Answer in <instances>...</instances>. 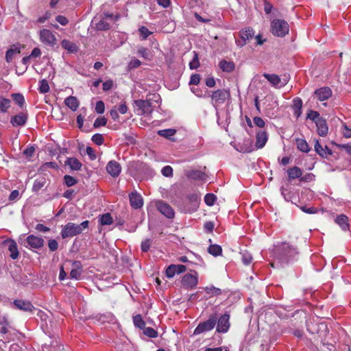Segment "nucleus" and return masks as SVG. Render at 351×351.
Listing matches in <instances>:
<instances>
[{"label": "nucleus", "instance_id": "f257e3e1", "mask_svg": "<svg viewBox=\"0 0 351 351\" xmlns=\"http://www.w3.org/2000/svg\"><path fill=\"white\" fill-rule=\"evenodd\" d=\"M297 254L298 251L295 247H292L289 243H284L277 250L275 258L281 266H283L287 264L289 259Z\"/></svg>", "mask_w": 351, "mask_h": 351}, {"label": "nucleus", "instance_id": "f03ea898", "mask_svg": "<svg viewBox=\"0 0 351 351\" xmlns=\"http://www.w3.org/2000/svg\"><path fill=\"white\" fill-rule=\"evenodd\" d=\"M89 221H84L80 224L69 222L66 223L61 231V236L63 239L72 237L83 232L88 227Z\"/></svg>", "mask_w": 351, "mask_h": 351}, {"label": "nucleus", "instance_id": "7ed1b4c3", "mask_svg": "<svg viewBox=\"0 0 351 351\" xmlns=\"http://www.w3.org/2000/svg\"><path fill=\"white\" fill-rule=\"evenodd\" d=\"M271 30L274 36L284 37L289 33V24L284 20L274 19L271 24Z\"/></svg>", "mask_w": 351, "mask_h": 351}, {"label": "nucleus", "instance_id": "20e7f679", "mask_svg": "<svg viewBox=\"0 0 351 351\" xmlns=\"http://www.w3.org/2000/svg\"><path fill=\"white\" fill-rule=\"evenodd\" d=\"M217 320V315L216 313L211 315L208 319L200 322L194 330V335H199L204 332L210 331L216 325Z\"/></svg>", "mask_w": 351, "mask_h": 351}, {"label": "nucleus", "instance_id": "39448f33", "mask_svg": "<svg viewBox=\"0 0 351 351\" xmlns=\"http://www.w3.org/2000/svg\"><path fill=\"white\" fill-rule=\"evenodd\" d=\"M212 104L217 107L219 104H223L226 100L230 99V92L228 89H218L213 91L211 95Z\"/></svg>", "mask_w": 351, "mask_h": 351}, {"label": "nucleus", "instance_id": "423d86ee", "mask_svg": "<svg viewBox=\"0 0 351 351\" xmlns=\"http://www.w3.org/2000/svg\"><path fill=\"white\" fill-rule=\"evenodd\" d=\"M230 314L228 313H224L219 317H217V332L224 333L229 330L230 326Z\"/></svg>", "mask_w": 351, "mask_h": 351}, {"label": "nucleus", "instance_id": "0eeeda50", "mask_svg": "<svg viewBox=\"0 0 351 351\" xmlns=\"http://www.w3.org/2000/svg\"><path fill=\"white\" fill-rule=\"evenodd\" d=\"M44 243L45 241L43 238L31 234L25 239L23 244L27 247L39 249L43 246Z\"/></svg>", "mask_w": 351, "mask_h": 351}, {"label": "nucleus", "instance_id": "6e6552de", "mask_svg": "<svg viewBox=\"0 0 351 351\" xmlns=\"http://www.w3.org/2000/svg\"><path fill=\"white\" fill-rule=\"evenodd\" d=\"M254 35V32L253 29H252V28L249 27V28L241 29L239 32V36H240L241 40H238L236 41L237 45L240 47L244 46L246 44V42L247 40H250V39H252L253 38Z\"/></svg>", "mask_w": 351, "mask_h": 351}, {"label": "nucleus", "instance_id": "1a4fd4ad", "mask_svg": "<svg viewBox=\"0 0 351 351\" xmlns=\"http://www.w3.org/2000/svg\"><path fill=\"white\" fill-rule=\"evenodd\" d=\"M182 285L186 289H193L197 285V276L195 274H187L182 278Z\"/></svg>", "mask_w": 351, "mask_h": 351}, {"label": "nucleus", "instance_id": "9d476101", "mask_svg": "<svg viewBox=\"0 0 351 351\" xmlns=\"http://www.w3.org/2000/svg\"><path fill=\"white\" fill-rule=\"evenodd\" d=\"M156 208L159 212L167 218L171 219L174 217L173 209L168 204L162 201H158L156 202Z\"/></svg>", "mask_w": 351, "mask_h": 351}, {"label": "nucleus", "instance_id": "9b49d317", "mask_svg": "<svg viewBox=\"0 0 351 351\" xmlns=\"http://www.w3.org/2000/svg\"><path fill=\"white\" fill-rule=\"evenodd\" d=\"M40 40L43 43H45L50 46H54L56 44V39L52 32L49 30L44 29L40 32Z\"/></svg>", "mask_w": 351, "mask_h": 351}, {"label": "nucleus", "instance_id": "f8f14e48", "mask_svg": "<svg viewBox=\"0 0 351 351\" xmlns=\"http://www.w3.org/2000/svg\"><path fill=\"white\" fill-rule=\"evenodd\" d=\"M135 104L136 106L142 111L143 114H151L153 112L154 107L152 102L148 100H136Z\"/></svg>", "mask_w": 351, "mask_h": 351}, {"label": "nucleus", "instance_id": "ddd939ff", "mask_svg": "<svg viewBox=\"0 0 351 351\" xmlns=\"http://www.w3.org/2000/svg\"><path fill=\"white\" fill-rule=\"evenodd\" d=\"M186 267L183 265H170L166 269V276L167 278H171L175 276L176 274H180L186 271Z\"/></svg>", "mask_w": 351, "mask_h": 351}, {"label": "nucleus", "instance_id": "4468645a", "mask_svg": "<svg viewBox=\"0 0 351 351\" xmlns=\"http://www.w3.org/2000/svg\"><path fill=\"white\" fill-rule=\"evenodd\" d=\"M108 173L113 178L118 177L121 171L120 164L115 160H110L106 166Z\"/></svg>", "mask_w": 351, "mask_h": 351}, {"label": "nucleus", "instance_id": "2eb2a0df", "mask_svg": "<svg viewBox=\"0 0 351 351\" xmlns=\"http://www.w3.org/2000/svg\"><path fill=\"white\" fill-rule=\"evenodd\" d=\"M263 77H265L272 86L277 87L278 85L280 86H284L287 80L286 79H283V81L281 80L280 77L276 74H269V73H263Z\"/></svg>", "mask_w": 351, "mask_h": 351}, {"label": "nucleus", "instance_id": "dca6fc26", "mask_svg": "<svg viewBox=\"0 0 351 351\" xmlns=\"http://www.w3.org/2000/svg\"><path fill=\"white\" fill-rule=\"evenodd\" d=\"M315 95L319 101H325L332 96V90L328 87H322L315 91Z\"/></svg>", "mask_w": 351, "mask_h": 351}, {"label": "nucleus", "instance_id": "f3484780", "mask_svg": "<svg viewBox=\"0 0 351 351\" xmlns=\"http://www.w3.org/2000/svg\"><path fill=\"white\" fill-rule=\"evenodd\" d=\"M315 125L318 134L321 136H326L328 132V127L326 119L322 117L319 119L317 120Z\"/></svg>", "mask_w": 351, "mask_h": 351}, {"label": "nucleus", "instance_id": "a211bd4d", "mask_svg": "<svg viewBox=\"0 0 351 351\" xmlns=\"http://www.w3.org/2000/svg\"><path fill=\"white\" fill-rule=\"evenodd\" d=\"M187 199L189 202L191 206L186 209V212L191 213L195 211L198 206L200 201L199 197L197 194L192 193L187 196Z\"/></svg>", "mask_w": 351, "mask_h": 351}, {"label": "nucleus", "instance_id": "6ab92c4d", "mask_svg": "<svg viewBox=\"0 0 351 351\" xmlns=\"http://www.w3.org/2000/svg\"><path fill=\"white\" fill-rule=\"evenodd\" d=\"M130 202L132 207L135 209L140 208L143 204L142 197L137 192H132L130 194Z\"/></svg>", "mask_w": 351, "mask_h": 351}, {"label": "nucleus", "instance_id": "aec40b11", "mask_svg": "<svg viewBox=\"0 0 351 351\" xmlns=\"http://www.w3.org/2000/svg\"><path fill=\"white\" fill-rule=\"evenodd\" d=\"M27 120V114L25 112H21L11 118L10 123L14 127L24 125Z\"/></svg>", "mask_w": 351, "mask_h": 351}, {"label": "nucleus", "instance_id": "412c9836", "mask_svg": "<svg viewBox=\"0 0 351 351\" xmlns=\"http://www.w3.org/2000/svg\"><path fill=\"white\" fill-rule=\"evenodd\" d=\"M256 147L257 149H261L265 145L268 139V136L265 131L258 130L256 132Z\"/></svg>", "mask_w": 351, "mask_h": 351}, {"label": "nucleus", "instance_id": "4be33fe9", "mask_svg": "<svg viewBox=\"0 0 351 351\" xmlns=\"http://www.w3.org/2000/svg\"><path fill=\"white\" fill-rule=\"evenodd\" d=\"M14 304L17 308L24 311H32V310L34 308V306L29 301L16 300L14 301Z\"/></svg>", "mask_w": 351, "mask_h": 351}, {"label": "nucleus", "instance_id": "5701e85b", "mask_svg": "<svg viewBox=\"0 0 351 351\" xmlns=\"http://www.w3.org/2000/svg\"><path fill=\"white\" fill-rule=\"evenodd\" d=\"M5 243L8 245V250L10 252V257L12 259L17 258L19 254V252L17 248L16 243L13 240H10L6 241Z\"/></svg>", "mask_w": 351, "mask_h": 351}, {"label": "nucleus", "instance_id": "b1692460", "mask_svg": "<svg viewBox=\"0 0 351 351\" xmlns=\"http://www.w3.org/2000/svg\"><path fill=\"white\" fill-rule=\"evenodd\" d=\"M314 147L315 152L323 158L327 157V156H330L332 154V151L327 146H326L325 148H323V147L319 144L318 141H316Z\"/></svg>", "mask_w": 351, "mask_h": 351}, {"label": "nucleus", "instance_id": "393cba45", "mask_svg": "<svg viewBox=\"0 0 351 351\" xmlns=\"http://www.w3.org/2000/svg\"><path fill=\"white\" fill-rule=\"evenodd\" d=\"M289 180L300 178L302 175V169L298 167H293L287 170Z\"/></svg>", "mask_w": 351, "mask_h": 351}, {"label": "nucleus", "instance_id": "a878e982", "mask_svg": "<svg viewBox=\"0 0 351 351\" xmlns=\"http://www.w3.org/2000/svg\"><path fill=\"white\" fill-rule=\"evenodd\" d=\"M335 222L341 227L343 230L349 229L348 218L345 215H338L335 219Z\"/></svg>", "mask_w": 351, "mask_h": 351}, {"label": "nucleus", "instance_id": "bb28decb", "mask_svg": "<svg viewBox=\"0 0 351 351\" xmlns=\"http://www.w3.org/2000/svg\"><path fill=\"white\" fill-rule=\"evenodd\" d=\"M65 104L73 111L76 110L79 106V101L77 97L69 96L64 100Z\"/></svg>", "mask_w": 351, "mask_h": 351}, {"label": "nucleus", "instance_id": "cd10ccee", "mask_svg": "<svg viewBox=\"0 0 351 351\" xmlns=\"http://www.w3.org/2000/svg\"><path fill=\"white\" fill-rule=\"evenodd\" d=\"M219 68L224 72H232L234 69V64L232 61L223 60L219 63Z\"/></svg>", "mask_w": 351, "mask_h": 351}, {"label": "nucleus", "instance_id": "c85d7f7f", "mask_svg": "<svg viewBox=\"0 0 351 351\" xmlns=\"http://www.w3.org/2000/svg\"><path fill=\"white\" fill-rule=\"evenodd\" d=\"M65 165H68L72 170H80L82 163L75 158H68L65 161Z\"/></svg>", "mask_w": 351, "mask_h": 351}, {"label": "nucleus", "instance_id": "c756f323", "mask_svg": "<svg viewBox=\"0 0 351 351\" xmlns=\"http://www.w3.org/2000/svg\"><path fill=\"white\" fill-rule=\"evenodd\" d=\"M20 47L17 45H14L12 47L8 49L5 54V59L8 62H10L15 54L20 53Z\"/></svg>", "mask_w": 351, "mask_h": 351}, {"label": "nucleus", "instance_id": "7c9ffc66", "mask_svg": "<svg viewBox=\"0 0 351 351\" xmlns=\"http://www.w3.org/2000/svg\"><path fill=\"white\" fill-rule=\"evenodd\" d=\"M73 268L70 272V277L73 279H79L81 275L79 268L81 267V263L80 261H75L73 263Z\"/></svg>", "mask_w": 351, "mask_h": 351}, {"label": "nucleus", "instance_id": "2f4dec72", "mask_svg": "<svg viewBox=\"0 0 351 351\" xmlns=\"http://www.w3.org/2000/svg\"><path fill=\"white\" fill-rule=\"evenodd\" d=\"M61 45L62 48L71 53L77 52L78 49L77 45L75 43H71L67 40H63L61 43Z\"/></svg>", "mask_w": 351, "mask_h": 351}, {"label": "nucleus", "instance_id": "473e14b6", "mask_svg": "<svg viewBox=\"0 0 351 351\" xmlns=\"http://www.w3.org/2000/svg\"><path fill=\"white\" fill-rule=\"evenodd\" d=\"M296 144L298 148L302 152L307 153L309 152L310 148L308 147V143L304 139L301 138H297L296 139Z\"/></svg>", "mask_w": 351, "mask_h": 351}, {"label": "nucleus", "instance_id": "72a5a7b5", "mask_svg": "<svg viewBox=\"0 0 351 351\" xmlns=\"http://www.w3.org/2000/svg\"><path fill=\"white\" fill-rule=\"evenodd\" d=\"M11 97L14 101L21 108H23L25 104V99L21 93H12Z\"/></svg>", "mask_w": 351, "mask_h": 351}, {"label": "nucleus", "instance_id": "f704fd0d", "mask_svg": "<svg viewBox=\"0 0 351 351\" xmlns=\"http://www.w3.org/2000/svg\"><path fill=\"white\" fill-rule=\"evenodd\" d=\"M11 101L3 97H0V112L5 113L10 106Z\"/></svg>", "mask_w": 351, "mask_h": 351}, {"label": "nucleus", "instance_id": "c9c22d12", "mask_svg": "<svg viewBox=\"0 0 351 351\" xmlns=\"http://www.w3.org/2000/svg\"><path fill=\"white\" fill-rule=\"evenodd\" d=\"M208 252L214 256H217L221 254L222 249L219 245H210L208 248Z\"/></svg>", "mask_w": 351, "mask_h": 351}, {"label": "nucleus", "instance_id": "e433bc0d", "mask_svg": "<svg viewBox=\"0 0 351 351\" xmlns=\"http://www.w3.org/2000/svg\"><path fill=\"white\" fill-rule=\"evenodd\" d=\"M46 183L47 180L44 178L36 180L32 187L33 191L38 192L46 184Z\"/></svg>", "mask_w": 351, "mask_h": 351}, {"label": "nucleus", "instance_id": "4c0bfd02", "mask_svg": "<svg viewBox=\"0 0 351 351\" xmlns=\"http://www.w3.org/2000/svg\"><path fill=\"white\" fill-rule=\"evenodd\" d=\"M176 130L175 129H166L159 130L158 132V134L169 139L172 136H173L176 134Z\"/></svg>", "mask_w": 351, "mask_h": 351}, {"label": "nucleus", "instance_id": "58836bf2", "mask_svg": "<svg viewBox=\"0 0 351 351\" xmlns=\"http://www.w3.org/2000/svg\"><path fill=\"white\" fill-rule=\"evenodd\" d=\"M133 322L136 327L143 329L145 327V322L143 321L141 315H136L133 317Z\"/></svg>", "mask_w": 351, "mask_h": 351}, {"label": "nucleus", "instance_id": "ea45409f", "mask_svg": "<svg viewBox=\"0 0 351 351\" xmlns=\"http://www.w3.org/2000/svg\"><path fill=\"white\" fill-rule=\"evenodd\" d=\"M95 27L97 30L106 31L110 28V25L104 19H102L97 23H96Z\"/></svg>", "mask_w": 351, "mask_h": 351}, {"label": "nucleus", "instance_id": "a19ab883", "mask_svg": "<svg viewBox=\"0 0 351 351\" xmlns=\"http://www.w3.org/2000/svg\"><path fill=\"white\" fill-rule=\"evenodd\" d=\"M138 54L145 58V60H149L151 59L150 51L145 47H139L137 51Z\"/></svg>", "mask_w": 351, "mask_h": 351}, {"label": "nucleus", "instance_id": "79ce46f5", "mask_svg": "<svg viewBox=\"0 0 351 351\" xmlns=\"http://www.w3.org/2000/svg\"><path fill=\"white\" fill-rule=\"evenodd\" d=\"M188 177L194 180H202L204 177V173L200 171L192 170L188 173Z\"/></svg>", "mask_w": 351, "mask_h": 351}, {"label": "nucleus", "instance_id": "37998d69", "mask_svg": "<svg viewBox=\"0 0 351 351\" xmlns=\"http://www.w3.org/2000/svg\"><path fill=\"white\" fill-rule=\"evenodd\" d=\"M205 291L208 294H212V295L215 296L219 295L222 293V291L220 289L217 288L214 286L206 287L205 288Z\"/></svg>", "mask_w": 351, "mask_h": 351}, {"label": "nucleus", "instance_id": "c03bdc74", "mask_svg": "<svg viewBox=\"0 0 351 351\" xmlns=\"http://www.w3.org/2000/svg\"><path fill=\"white\" fill-rule=\"evenodd\" d=\"M193 58L189 63V67L191 69H195L199 66L198 53L193 51Z\"/></svg>", "mask_w": 351, "mask_h": 351}, {"label": "nucleus", "instance_id": "a18cd8bd", "mask_svg": "<svg viewBox=\"0 0 351 351\" xmlns=\"http://www.w3.org/2000/svg\"><path fill=\"white\" fill-rule=\"evenodd\" d=\"M143 333L151 338H155L158 336V332L151 327H145L143 328Z\"/></svg>", "mask_w": 351, "mask_h": 351}, {"label": "nucleus", "instance_id": "49530a36", "mask_svg": "<svg viewBox=\"0 0 351 351\" xmlns=\"http://www.w3.org/2000/svg\"><path fill=\"white\" fill-rule=\"evenodd\" d=\"M217 199L216 195L213 193H208L204 197V202L208 206H213Z\"/></svg>", "mask_w": 351, "mask_h": 351}, {"label": "nucleus", "instance_id": "de8ad7c7", "mask_svg": "<svg viewBox=\"0 0 351 351\" xmlns=\"http://www.w3.org/2000/svg\"><path fill=\"white\" fill-rule=\"evenodd\" d=\"M101 225H110L112 223V218L109 213L104 214L100 219Z\"/></svg>", "mask_w": 351, "mask_h": 351}, {"label": "nucleus", "instance_id": "09e8293b", "mask_svg": "<svg viewBox=\"0 0 351 351\" xmlns=\"http://www.w3.org/2000/svg\"><path fill=\"white\" fill-rule=\"evenodd\" d=\"M322 117H320L319 113L317 111L309 110L307 113V119L312 120L315 123L317 120L319 119Z\"/></svg>", "mask_w": 351, "mask_h": 351}, {"label": "nucleus", "instance_id": "8fccbe9b", "mask_svg": "<svg viewBox=\"0 0 351 351\" xmlns=\"http://www.w3.org/2000/svg\"><path fill=\"white\" fill-rule=\"evenodd\" d=\"M39 90L42 93H47L49 91V86L46 80L40 81Z\"/></svg>", "mask_w": 351, "mask_h": 351}, {"label": "nucleus", "instance_id": "3c124183", "mask_svg": "<svg viewBox=\"0 0 351 351\" xmlns=\"http://www.w3.org/2000/svg\"><path fill=\"white\" fill-rule=\"evenodd\" d=\"M152 243V240L151 239H146L145 240L143 241L141 243V250L143 252H147L149 250L151 245Z\"/></svg>", "mask_w": 351, "mask_h": 351}, {"label": "nucleus", "instance_id": "603ef678", "mask_svg": "<svg viewBox=\"0 0 351 351\" xmlns=\"http://www.w3.org/2000/svg\"><path fill=\"white\" fill-rule=\"evenodd\" d=\"M241 259L245 265H249L252 261V255L247 252H241Z\"/></svg>", "mask_w": 351, "mask_h": 351}, {"label": "nucleus", "instance_id": "864d4df0", "mask_svg": "<svg viewBox=\"0 0 351 351\" xmlns=\"http://www.w3.org/2000/svg\"><path fill=\"white\" fill-rule=\"evenodd\" d=\"M64 181L67 186H72L77 183L76 179L69 175L64 176Z\"/></svg>", "mask_w": 351, "mask_h": 351}, {"label": "nucleus", "instance_id": "5fc2aeb1", "mask_svg": "<svg viewBox=\"0 0 351 351\" xmlns=\"http://www.w3.org/2000/svg\"><path fill=\"white\" fill-rule=\"evenodd\" d=\"M107 123V119H106L104 117H99L97 118L94 123H93V126L94 128H97L100 126H105Z\"/></svg>", "mask_w": 351, "mask_h": 351}, {"label": "nucleus", "instance_id": "6e6d98bb", "mask_svg": "<svg viewBox=\"0 0 351 351\" xmlns=\"http://www.w3.org/2000/svg\"><path fill=\"white\" fill-rule=\"evenodd\" d=\"M92 141L97 145H101L104 143V137L101 134H95L92 136Z\"/></svg>", "mask_w": 351, "mask_h": 351}, {"label": "nucleus", "instance_id": "4d7b16f0", "mask_svg": "<svg viewBox=\"0 0 351 351\" xmlns=\"http://www.w3.org/2000/svg\"><path fill=\"white\" fill-rule=\"evenodd\" d=\"M162 175L165 177H171L173 176V169L171 166H165L161 171Z\"/></svg>", "mask_w": 351, "mask_h": 351}, {"label": "nucleus", "instance_id": "13d9d810", "mask_svg": "<svg viewBox=\"0 0 351 351\" xmlns=\"http://www.w3.org/2000/svg\"><path fill=\"white\" fill-rule=\"evenodd\" d=\"M105 110V104L104 103V101H99L96 103V106H95V111L99 113V114H102L104 113Z\"/></svg>", "mask_w": 351, "mask_h": 351}, {"label": "nucleus", "instance_id": "bf43d9fd", "mask_svg": "<svg viewBox=\"0 0 351 351\" xmlns=\"http://www.w3.org/2000/svg\"><path fill=\"white\" fill-rule=\"evenodd\" d=\"M139 32L143 36V39L147 38L152 34V32L145 26H143L141 28H139Z\"/></svg>", "mask_w": 351, "mask_h": 351}, {"label": "nucleus", "instance_id": "052dcab7", "mask_svg": "<svg viewBox=\"0 0 351 351\" xmlns=\"http://www.w3.org/2000/svg\"><path fill=\"white\" fill-rule=\"evenodd\" d=\"M200 81V75L199 74H193L191 76L189 84L197 85Z\"/></svg>", "mask_w": 351, "mask_h": 351}, {"label": "nucleus", "instance_id": "680f3d73", "mask_svg": "<svg viewBox=\"0 0 351 351\" xmlns=\"http://www.w3.org/2000/svg\"><path fill=\"white\" fill-rule=\"evenodd\" d=\"M49 248L51 252H54L58 249V243L55 239H51L48 243Z\"/></svg>", "mask_w": 351, "mask_h": 351}, {"label": "nucleus", "instance_id": "e2e57ef3", "mask_svg": "<svg viewBox=\"0 0 351 351\" xmlns=\"http://www.w3.org/2000/svg\"><path fill=\"white\" fill-rule=\"evenodd\" d=\"M293 109H302V101L300 98L297 97L295 98L293 101Z\"/></svg>", "mask_w": 351, "mask_h": 351}, {"label": "nucleus", "instance_id": "0e129e2a", "mask_svg": "<svg viewBox=\"0 0 351 351\" xmlns=\"http://www.w3.org/2000/svg\"><path fill=\"white\" fill-rule=\"evenodd\" d=\"M253 121L254 124L259 128H263L265 125L264 120L260 117H255Z\"/></svg>", "mask_w": 351, "mask_h": 351}, {"label": "nucleus", "instance_id": "69168bd1", "mask_svg": "<svg viewBox=\"0 0 351 351\" xmlns=\"http://www.w3.org/2000/svg\"><path fill=\"white\" fill-rule=\"evenodd\" d=\"M343 131L342 132V134L344 137L346 138H350L351 137V129L348 127V125L346 123L343 124Z\"/></svg>", "mask_w": 351, "mask_h": 351}, {"label": "nucleus", "instance_id": "338daca9", "mask_svg": "<svg viewBox=\"0 0 351 351\" xmlns=\"http://www.w3.org/2000/svg\"><path fill=\"white\" fill-rule=\"evenodd\" d=\"M56 21L60 23L62 25H66L69 22L68 19L62 15L57 16L56 17Z\"/></svg>", "mask_w": 351, "mask_h": 351}, {"label": "nucleus", "instance_id": "774afa93", "mask_svg": "<svg viewBox=\"0 0 351 351\" xmlns=\"http://www.w3.org/2000/svg\"><path fill=\"white\" fill-rule=\"evenodd\" d=\"M335 145L340 148L344 149L348 154L351 155V143L342 144V145L335 144Z\"/></svg>", "mask_w": 351, "mask_h": 351}]
</instances>
